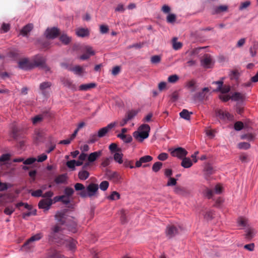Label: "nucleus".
Masks as SVG:
<instances>
[{
	"label": "nucleus",
	"instance_id": "nucleus-42",
	"mask_svg": "<svg viewBox=\"0 0 258 258\" xmlns=\"http://www.w3.org/2000/svg\"><path fill=\"white\" fill-rule=\"evenodd\" d=\"M228 9L226 6H220L216 7L215 9V12L213 14H218L221 12L226 11Z\"/></svg>",
	"mask_w": 258,
	"mask_h": 258
},
{
	"label": "nucleus",
	"instance_id": "nucleus-51",
	"mask_svg": "<svg viewBox=\"0 0 258 258\" xmlns=\"http://www.w3.org/2000/svg\"><path fill=\"white\" fill-rule=\"evenodd\" d=\"M142 163H147L153 160V157L149 155L144 156L140 159Z\"/></svg>",
	"mask_w": 258,
	"mask_h": 258
},
{
	"label": "nucleus",
	"instance_id": "nucleus-60",
	"mask_svg": "<svg viewBox=\"0 0 258 258\" xmlns=\"http://www.w3.org/2000/svg\"><path fill=\"white\" fill-rule=\"evenodd\" d=\"M177 180L173 177H169L168 181L167 183V186H173L175 185L177 182Z\"/></svg>",
	"mask_w": 258,
	"mask_h": 258
},
{
	"label": "nucleus",
	"instance_id": "nucleus-24",
	"mask_svg": "<svg viewBox=\"0 0 258 258\" xmlns=\"http://www.w3.org/2000/svg\"><path fill=\"white\" fill-rule=\"evenodd\" d=\"M63 84L64 86L69 88V89L73 90V91H76L77 88L75 84L73 83V82L69 80V79H64L62 81Z\"/></svg>",
	"mask_w": 258,
	"mask_h": 258
},
{
	"label": "nucleus",
	"instance_id": "nucleus-39",
	"mask_svg": "<svg viewBox=\"0 0 258 258\" xmlns=\"http://www.w3.org/2000/svg\"><path fill=\"white\" fill-rule=\"evenodd\" d=\"M66 240L67 241V245H68L69 248L71 250L74 249L76 247V241L75 240L71 239V238H69Z\"/></svg>",
	"mask_w": 258,
	"mask_h": 258
},
{
	"label": "nucleus",
	"instance_id": "nucleus-53",
	"mask_svg": "<svg viewBox=\"0 0 258 258\" xmlns=\"http://www.w3.org/2000/svg\"><path fill=\"white\" fill-rule=\"evenodd\" d=\"M42 193H43L42 190L39 189H37V190H36L32 192L31 195H32V196L34 197H42V195H43Z\"/></svg>",
	"mask_w": 258,
	"mask_h": 258
},
{
	"label": "nucleus",
	"instance_id": "nucleus-43",
	"mask_svg": "<svg viewBox=\"0 0 258 258\" xmlns=\"http://www.w3.org/2000/svg\"><path fill=\"white\" fill-rule=\"evenodd\" d=\"M138 113V111L136 110H131L128 111L125 117H126L129 120L133 118Z\"/></svg>",
	"mask_w": 258,
	"mask_h": 258
},
{
	"label": "nucleus",
	"instance_id": "nucleus-19",
	"mask_svg": "<svg viewBox=\"0 0 258 258\" xmlns=\"http://www.w3.org/2000/svg\"><path fill=\"white\" fill-rule=\"evenodd\" d=\"M76 34L79 37H84L89 35V31L88 29L78 28L76 30Z\"/></svg>",
	"mask_w": 258,
	"mask_h": 258
},
{
	"label": "nucleus",
	"instance_id": "nucleus-34",
	"mask_svg": "<svg viewBox=\"0 0 258 258\" xmlns=\"http://www.w3.org/2000/svg\"><path fill=\"white\" fill-rule=\"evenodd\" d=\"M89 176V173L85 170L80 171L79 172L78 176L81 180H86Z\"/></svg>",
	"mask_w": 258,
	"mask_h": 258
},
{
	"label": "nucleus",
	"instance_id": "nucleus-63",
	"mask_svg": "<svg viewBox=\"0 0 258 258\" xmlns=\"http://www.w3.org/2000/svg\"><path fill=\"white\" fill-rule=\"evenodd\" d=\"M250 4L249 1H246L243 3H242L240 6L239 7V10H243L246 8H247Z\"/></svg>",
	"mask_w": 258,
	"mask_h": 258
},
{
	"label": "nucleus",
	"instance_id": "nucleus-44",
	"mask_svg": "<svg viewBox=\"0 0 258 258\" xmlns=\"http://www.w3.org/2000/svg\"><path fill=\"white\" fill-rule=\"evenodd\" d=\"M162 166V163L160 162H156L153 164L152 166V170L153 171L157 172L160 170Z\"/></svg>",
	"mask_w": 258,
	"mask_h": 258
},
{
	"label": "nucleus",
	"instance_id": "nucleus-3",
	"mask_svg": "<svg viewBox=\"0 0 258 258\" xmlns=\"http://www.w3.org/2000/svg\"><path fill=\"white\" fill-rule=\"evenodd\" d=\"M139 130L134 133V137L136 139H139V141L142 142L149 137L150 127L148 124H143L139 127Z\"/></svg>",
	"mask_w": 258,
	"mask_h": 258
},
{
	"label": "nucleus",
	"instance_id": "nucleus-1",
	"mask_svg": "<svg viewBox=\"0 0 258 258\" xmlns=\"http://www.w3.org/2000/svg\"><path fill=\"white\" fill-rule=\"evenodd\" d=\"M68 211L67 209H64L56 213L55 218L58 223L51 228V231L48 235L49 240L58 242L60 240L63 239L64 236L62 234L63 229L61 225L67 222Z\"/></svg>",
	"mask_w": 258,
	"mask_h": 258
},
{
	"label": "nucleus",
	"instance_id": "nucleus-64",
	"mask_svg": "<svg viewBox=\"0 0 258 258\" xmlns=\"http://www.w3.org/2000/svg\"><path fill=\"white\" fill-rule=\"evenodd\" d=\"M168 155L166 153H162L158 156V159L161 161H165L168 158Z\"/></svg>",
	"mask_w": 258,
	"mask_h": 258
},
{
	"label": "nucleus",
	"instance_id": "nucleus-6",
	"mask_svg": "<svg viewBox=\"0 0 258 258\" xmlns=\"http://www.w3.org/2000/svg\"><path fill=\"white\" fill-rule=\"evenodd\" d=\"M106 175L107 178L112 180L115 183H119L121 182V177L120 174L115 171H112L109 169H106Z\"/></svg>",
	"mask_w": 258,
	"mask_h": 258
},
{
	"label": "nucleus",
	"instance_id": "nucleus-37",
	"mask_svg": "<svg viewBox=\"0 0 258 258\" xmlns=\"http://www.w3.org/2000/svg\"><path fill=\"white\" fill-rule=\"evenodd\" d=\"M69 70L73 72L75 74L80 75L83 73V69L79 66H76L72 68L68 69Z\"/></svg>",
	"mask_w": 258,
	"mask_h": 258
},
{
	"label": "nucleus",
	"instance_id": "nucleus-16",
	"mask_svg": "<svg viewBox=\"0 0 258 258\" xmlns=\"http://www.w3.org/2000/svg\"><path fill=\"white\" fill-rule=\"evenodd\" d=\"M85 53L80 56V58L82 60H86L88 59L90 56L93 55L95 54L92 47L89 46H87L85 48Z\"/></svg>",
	"mask_w": 258,
	"mask_h": 258
},
{
	"label": "nucleus",
	"instance_id": "nucleus-21",
	"mask_svg": "<svg viewBox=\"0 0 258 258\" xmlns=\"http://www.w3.org/2000/svg\"><path fill=\"white\" fill-rule=\"evenodd\" d=\"M35 140L36 143L43 142L44 138V133L42 131H36Z\"/></svg>",
	"mask_w": 258,
	"mask_h": 258
},
{
	"label": "nucleus",
	"instance_id": "nucleus-45",
	"mask_svg": "<svg viewBox=\"0 0 258 258\" xmlns=\"http://www.w3.org/2000/svg\"><path fill=\"white\" fill-rule=\"evenodd\" d=\"M120 198V195L117 191H114L109 196L108 199L111 200H118Z\"/></svg>",
	"mask_w": 258,
	"mask_h": 258
},
{
	"label": "nucleus",
	"instance_id": "nucleus-28",
	"mask_svg": "<svg viewBox=\"0 0 258 258\" xmlns=\"http://www.w3.org/2000/svg\"><path fill=\"white\" fill-rule=\"evenodd\" d=\"M74 190L73 188L70 187H66L64 190V195L63 196H66V198H67L69 200H70V198L74 194Z\"/></svg>",
	"mask_w": 258,
	"mask_h": 258
},
{
	"label": "nucleus",
	"instance_id": "nucleus-55",
	"mask_svg": "<svg viewBox=\"0 0 258 258\" xmlns=\"http://www.w3.org/2000/svg\"><path fill=\"white\" fill-rule=\"evenodd\" d=\"M123 166L125 167H130V168H133L134 167L133 165V161L128 160L127 159H124L123 162Z\"/></svg>",
	"mask_w": 258,
	"mask_h": 258
},
{
	"label": "nucleus",
	"instance_id": "nucleus-26",
	"mask_svg": "<svg viewBox=\"0 0 258 258\" xmlns=\"http://www.w3.org/2000/svg\"><path fill=\"white\" fill-rule=\"evenodd\" d=\"M182 162L181 163V165L185 168H189L192 165V163L191 160L189 158L184 157L182 159Z\"/></svg>",
	"mask_w": 258,
	"mask_h": 258
},
{
	"label": "nucleus",
	"instance_id": "nucleus-5",
	"mask_svg": "<svg viewBox=\"0 0 258 258\" xmlns=\"http://www.w3.org/2000/svg\"><path fill=\"white\" fill-rule=\"evenodd\" d=\"M42 237L41 233L36 234L31 236L27 241L23 244V248L25 249L30 250L34 246L33 242L35 241L40 240Z\"/></svg>",
	"mask_w": 258,
	"mask_h": 258
},
{
	"label": "nucleus",
	"instance_id": "nucleus-8",
	"mask_svg": "<svg viewBox=\"0 0 258 258\" xmlns=\"http://www.w3.org/2000/svg\"><path fill=\"white\" fill-rule=\"evenodd\" d=\"M116 122H111L108 124L106 126L102 127L101 129H100L98 131L97 134L99 138L104 137L110 130H111L116 125Z\"/></svg>",
	"mask_w": 258,
	"mask_h": 258
},
{
	"label": "nucleus",
	"instance_id": "nucleus-33",
	"mask_svg": "<svg viewBox=\"0 0 258 258\" xmlns=\"http://www.w3.org/2000/svg\"><path fill=\"white\" fill-rule=\"evenodd\" d=\"M172 47L174 50H178L182 47V43L180 42L177 41V38L174 37L172 40Z\"/></svg>",
	"mask_w": 258,
	"mask_h": 258
},
{
	"label": "nucleus",
	"instance_id": "nucleus-54",
	"mask_svg": "<svg viewBox=\"0 0 258 258\" xmlns=\"http://www.w3.org/2000/svg\"><path fill=\"white\" fill-rule=\"evenodd\" d=\"M161 61V57L159 55H154L151 58V61L152 63H158Z\"/></svg>",
	"mask_w": 258,
	"mask_h": 258
},
{
	"label": "nucleus",
	"instance_id": "nucleus-62",
	"mask_svg": "<svg viewBox=\"0 0 258 258\" xmlns=\"http://www.w3.org/2000/svg\"><path fill=\"white\" fill-rule=\"evenodd\" d=\"M213 217V213L212 211H208L206 212L204 215V218L207 220H211Z\"/></svg>",
	"mask_w": 258,
	"mask_h": 258
},
{
	"label": "nucleus",
	"instance_id": "nucleus-17",
	"mask_svg": "<svg viewBox=\"0 0 258 258\" xmlns=\"http://www.w3.org/2000/svg\"><path fill=\"white\" fill-rule=\"evenodd\" d=\"M212 63V59L211 57L208 55L206 54L204 56L203 58L201 59V64L204 68H209Z\"/></svg>",
	"mask_w": 258,
	"mask_h": 258
},
{
	"label": "nucleus",
	"instance_id": "nucleus-31",
	"mask_svg": "<svg viewBox=\"0 0 258 258\" xmlns=\"http://www.w3.org/2000/svg\"><path fill=\"white\" fill-rule=\"evenodd\" d=\"M123 154L119 153V152L115 153L114 155V160L119 164L123 163V160H122Z\"/></svg>",
	"mask_w": 258,
	"mask_h": 258
},
{
	"label": "nucleus",
	"instance_id": "nucleus-57",
	"mask_svg": "<svg viewBox=\"0 0 258 258\" xmlns=\"http://www.w3.org/2000/svg\"><path fill=\"white\" fill-rule=\"evenodd\" d=\"M179 94L177 91L173 92L170 96V99L172 101L175 102L178 99Z\"/></svg>",
	"mask_w": 258,
	"mask_h": 258
},
{
	"label": "nucleus",
	"instance_id": "nucleus-36",
	"mask_svg": "<svg viewBox=\"0 0 258 258\" xmlns=\"http://www.w3.org/2000/svg\"><path fill=\"white\" fill-rule=\"evenodd\" d=\"M60 40L64 44H68L71 41V38L66 34L61 35L59 37Z\"/></svg>",
	"mask_w": 258,
	"mask_h": 258
},
{
	"label": "nucleus",
	"instance_id": "nucleus-14",
	"mask_svg": "<svg viewBox=\"0 0 258 258\" xmlns=\"http://www.w3.org/2000/svg\"><path fill=\"white\" fill-rule=\"evenodd\" d=\"M216 114L219 118L223 120H232L234 118L233 115L230 114L228 112L223 111L221 110H218Z\"/></svg>",
	"mask_w": 258,
	"mask_h": 258
},
{
	"label": "nucleus",
	"instance_id": "nucleus-41",
	"mask_svg": "<svg viewBox=\"0 0 258 258\" xmlns=\"http://www.w3.org/2000/svg\"><path fill=\"white\" fill-rule=\"evenodd\" d=\"M179 79V78L177 75H172L169 76L168 78V82L170 83H175L177 82Z\"/></svg>",
	"mask_w": 258,
	"mask_h": 258
},
{
	"label": "nucleus",
	"instance_id": "nucleus-58",
	"mask_svg": "<svg viewBox=\"0 0 258 258\" xmlns=\"http://www.w3.org/2000/svg\"><path fill=\"white\" fill-rule=\"evenodd\" d=\"M249 147L250 144L246 142H242L238 144V148L239 149H247Z\"/></svg>",
	"mask_w": 258,
	"mask_h": 258
},
{
	"label": "nucleus",
	"instance_id": "nucleus-15",
	"mask_svg": "<svg viewBox=\"0 0 258 258\" xmlns=\"http://www.w3.org/2000/svg\"><path fill=\"white\" fill-rule=\"evenodd\" d=\"M52 83L50 82H44L40 84L39 89L42 95L45 96L47 95V91L50 89Z\"/></svg>",
	"mask_w": 258,
	"mask_h": 258
},
{
	"label": "nucleus",
	"instance_id": "nucleus-2",
	"mask_svg": "<svg viewBox=\"0 0 258 258\" xmlns=\"http://www.w3.org/2000/svg\"><path fill=\"white\" fill-rule=\"evenodd\" d=\"M74 187L76 191H80L79 195L83 198L95 196L99 188L98 185L93 183L89 184L86 188L82 183H76Z\"/></svg>",
	"mask_w": 258,
	"mask_h": 258
},
{
	"label": "nucleus",
	"instance_id": "nucleus-61",
	"mask_svg": "<svg viewBox=\"0 0 258 258\" xmlns=\"http://www.w3.org/2000/svg\"><path fill=\"white\" fill-rule=\"evenodd\" d=\"M36 161V159L35 158H29L26 160H24L23 163L25 165H30L33 164Z\"/></svg>",
	"mask_w": 258,
	"mask_h": 258
},
{
	"label": "nucleus",
	"instance_id": "nucleus-38",
	"mask_svg": "<svg viewBox=\"0 0 258 258\" xmlns=\"http://www.w3.org/2000/svg\"><path fill=\"white\" fill-rule=\"evenodd\" d=\"M237 223L239 226L246 227L247 226V219L245 218L240 217L237 219Z\"/></svg>",
	"mask_w": 258,
	"mask_h": 258
},
{
	"label": "nucleus",
	"instance_id": "nucleus-7",
	"mask_svg": "<svg viewBox=\"0 0 258 258\" xmlns=\"http://www.w3.org/2000/svg\"><path fill=\"white\" fill-rule=\"evenodd\" d=\"M171 154L173 157H177L179 159H182L186 157L187 152L181 147H178L171 152Z\"/></svg>",
	"mask_w": 258,
	"mask_h": 258
},
{
	"label": "nucleus",
	"instance_id": "nucleus-59",
	"mask_svg": "<svg viewBox=\"0 0 258 258\" xmlns=\"http://www.w3.org/2000/svg\"><path fill=\"white\" fill-rule=\"evenodd\" d=\"M109 28L107 25H102L100 26V32L102 34H105L108 32Z\"/></svg>",
	"mask_w": 258,
	"mask_h": 258
},
{
	"label": "nucleus",
	"instance_id": "nucleus-40",
	"mask_svg": "<svg viewBox=\"0 0 258 258\" xmlns=\"http://www.w3.org/2000/svg\"><path fill=\"white\" fill-rule=\"evenodd\" d=\"M15 210V209L13 206H8L5 208L4 213L7 215H11Z\"/></svg>",
	"mask_w": 258,
	"mask_h": 258
},
{
	"label": "nucleus",
	"instance_id": "nucleus-10",
	"mask_svg": "<svg viewBox=\"0 0 258 258\" xmlns=\"http://www.w3.org/2000/svg\"><path fill=\"white\" fill-rule=\"evenodd\" d=\"M59 34V30L55 27L47 29L45 33L46 38L48 39H54L57 37Z\"/></svg>",
	"mask_w": 258,
	"mask_h": 258
},
{
	"label": "nucleus",
	"instance_id": "nucleus-18",
	"mask_svg": "<svg viewBox=\"0 0 258 258\" xmlns=\"http://www.w3.org/2000/svg\"><path fill=\"white\" fill-rule=\"evenodd\" d=\"M102 154V151L99 150L96 152H94L90 154L88 157V161L89 162H93L96 160V159L101 156Z\"/></svg>",
	"mask_w": 258,
	"mask_h": 258
},
{
	"label": "nucleus",
	"instance_id": "nucleus-48",
	"mask_svg": "<svg viewBox=\"0 0 258 258\" xmlns=\"http://www.w3.org/2000/svg\"><path fill=\"white\" fill-rule=\"evenodd\" d=\"M176 15L173 14H169L167 17V22L169 23H173L176 20Z\"/></svg>",
	"mask_w": 258,
	"mask_h": 258
},
{
	"label": "nucleus",
	"instance_id": "nucleus-47",
	"mask_svg": "<svg viewBox=\"0 0 258 258\" xmlns=\"http://www.w3.org/2000/svg\"><path fill=\"white\" fill-rule=\"evenodd\" d=\"M109 182L106 180L102 181L99 185L100 188L103 191L107 190Z\"/></svg>",
	"mask_w": 258,
	"mask_h": 258
},
{
	"label": "nucleus",
	"instance_id": "nucleus-27",
	"mask_svg": "<svg viewBox=\"0 0 258 258\" xmlns=\"http://www.w3.org/2000/svg\"><path fill=\"white\" fill-rule=\"evenodd\" d=\"M53 200L54 201V202H61L66 205H68L70 203V200H69L67 198H66V196H63L62 195L55 197Z\"/></svg>",
	"mask_w": 258,
	"mask_h": 258
},
{
	"label": "nucleus",
	"instance_id": "nucleus-32",
	"mask_svg": "<svg viewBox=\"0 0 258 258\" xmlns=\"http://www.w3.org/2000/svg\"><path fill=\"white\" fill-rule=\"evenodd\" d=\"M246 232L245 238L247 239H251L254 237L255 234V230L251 227L248 228L246 230Z\"/></svg>",
	"mask_w": 258,
	"mask_h": 258
},
{
	"label": "nucleus",
	"instance_id": "nucleus-46",
	"mask_svg": "<svg viewBox=\"0 0 258 258\" xmlns=\"http://www.w3.org/2000/svg\"><path fill=\"white\" fill-rule=\"evenodd\" d=\"M12 186L10 183L1 182L0 181V191H4L7 190L9 187Z\"/></svg>",
	"mask_w": 258,
	"mask_h": 258
},
{
	"label": "nucleus",
	"instance_id": "nucleus-35",
	"mask_svg": "<svg viewBox=\"0 0 258 258\" xmlns=\"http://www.w3.org/2000/svg\"><path fill=\"white\" fill-rule=\"evenodd\" d=\"M99 137L96 134H90L87 141L88 144H93L98 140Z\"/></svg>",
	"mask_w": 258,
	"mask_h": 258
},
{
	"label": "nucleus",
	"instance_id": "nucleus-12",
	"mask_svg": "<svg viewBox=\"0 0 258 258\" xmlns=\"http://www.w3.org/2000/svg\"><path fill=\"white\" fill-rule=\"evenodd\" d=\"M178 233V228L174 225H168L166 227V234L167 236L171 238Z\"/></svg>",
	"mask_w": 258,
	"mask_h": 258
},
{
	"label": "nucleus",
	"instance_id": "nucleus-30",
	"mask_svg": "<svg viewBox=\"0 0 258 258\" xmlns=\"http://www.w3.org/2000/svg\"><path fill=\"white\" fill-rule=\"evenodd\" d=\"M244 98V95L239 92H235L231 96V99L234 101L243 100Z\"/></svg>",
	"mask_w": 258,
	"mask_h": 258
},
{
	"label": "nucleus",
	"instance_id": "nucleus-52",
	"mask_svg": "<svg viewBox=\"0 0 258 258\" xmlns=\"http://www.w3.org/2000/svg\"><path fill=\"white\" fill-rule=\"evenodd\" d=\"M111 160V157L105 158L101 163V166L104 167L108 166L110 164Z\"/></svg>",
	"mask_w": 258,
	"mask_h": 258
},
{
	"label": "nucleus",
	"instance_id": "nucleus-23",
	"mask_svg": "<svg viewBox=\"0 0 258 258\" xmlns=\"http://www.w3.org/2000/svg\"><path fill=\"white\" fill-rule=\"evenodd\" d=\"M196 82L195 80H191L186 84V87L191 92H194L197 90V86L196 85Z\"/></svg>",
	"mask_w": 258,
	"mask_h": 258
},
{
	"label": "nucleus",
	"instance_id": "nucleus-56",
	"mask_svg": "<svg viewBox=\"0 0 258 258\" xmlns=\"http://www.w3.org/2000/svg\"><path fill=\"white\" fill-rule=\"evenodd\" d=\"M243 127V123L241 121H237L234 124V129L236 131H240Z\"/></svg>",
	"mask_w": 258,
	"mask_h": 258
},
{
	"label": "nucleus",
	"instance_id": "nucleus-50",
	"mask_svg": "<svg viewBox=\"0 0 258 258\" xmlns=\"http://www.w3.org/2000/svg\"><path fill=\"white\" fill-rule=\"evenodd\" d=\"M174 191L176 194L182 195L184 193L185 189L183 187L181 186H177L174 188Z\"/></svg>",
	"mask_w": 258,
	"mask_h": 258
},
{
	"label": "nucleus",
	"instance_id": "nucleus-11",
	"mask_svg": "<svg viewBox=\"0 0 258 258\" xmlns=\"http://www.w3.org/2000/svg\"><path fill=\"white\" fill-rule=\"evenodd\" d=\"M52 203L53 202L52 199H44L40 201L38 206L39 209H42L47 211L49 209Z\"/></svg>",
	"mask_w": 258,
	"mask_h": 258
},
{
	"label": "nucleus",
	"instance_id": "nucleus-22",
	"mask_svg": "<svg viewBox=\"0 0 258 258\" xmlns=\"http://www.w3.org/2000/svg\"><path fill=\"white\" fill-rule=\"evenodd\" d=\"M33 28V25L32 24H28L21 29V34L23 36H26L32 30Z\"/></svg>",
	"mask_w": 258,
	"mask_h": 258
},
{
	"label": "nucleus",
	"instance_id": "nucleus-29",
	"mask_svg": "<svg viewBox=\"0 0 258 258\" xmlns=\"http://www.w3.org/2000/svg\"><path fill=\"white\" fill-rule=\"evenodd\" d=\"M67 180V176L66 174H60L57 176L54 179V181L57 184L63 183Z\"/></svg>",
	"mask_w": 258,
	"mask_h": 258
},
{
	"label": "nucleus",
	"instance_id": "nucleus-4",
	"mask_svg": "<svg viewBox=\"0 0 258 258\" xmlns=\"http://www.w3.org/2000/svg\"><path fill=\"white\" fill-rule=\"evenodd\" d=\"M33 68L41 67L46 71H49V68L46 66L45 58L41 55L37 54L34 56L31 60Z\"/></svg>",
	"mask_w": 258,
	"mask_h": 258
},
{
	"label": "nucleus",
	"instance_id": "nucleus-49",
	"mask_svg": "<svg viewBox=\"0 0 258 258\" xmlns=\"http://www.w3.org/2000/svg\"><path fill=\"white\" fill-rule=\"evenodd\" d=\"M109 149L112 153L115 151L119 152L121 151V149L118 148L117 145L115 143L111 144L109 146Z\"/></svg>",
	"mask_w": 258,
	"mask_h": 258
},
{
	"label": "nucleus",
	"instance_id": "nucleus-25",
	"mask_svg": "<svg viewBox=\"0 0 258 258\" xmlns=\"http://www.w3.org/2000/svg\"><path fill=\"white\" fill-rule=\"evenodd\" d=\"M192 112H189L187 109H183L180 113L179 116L181 118H182L185 120H189L190 119V114H192Z\"/></svg>",
	"mask_w": 258,
	"mask_h": 258
},
{
	"label": "nucleus",
	"instance_id": "nucleus-20",
	"mask_svg": "<svg viewBox=\"0 0 258 258\" xmlns=\"http://www.w3.org/2000/svg\"><path fill=\"white\" fill-rule=\"evenodd\" d=\"M96 87V84L95 83H91L89 84H85L81 85L79 86L80 91H87L91 89L94 88Z\"/></svg>",
	"mask_w": 258,
	"mask_h": 258
},
{
	"label": "nucleus",
	"instance_id": "nucleus-13",
	"mask_svg": "<svg viewBox=\"0 0 258 258\" xmlns=\"http://www.w3.org/2000/svg\"><path fill=\"white\" fill-rule=\"evenodd\" d=\"M19 67L23 70H28L33 68L32 61L27 58L22 59L19 61Z\"/></svg>",
	"mask_w": 258,
	"mask_h": 258
},
{
	"label": "nucleus",
	"instance_id": "nucleus-9",
	"mask_svg": "<svg viewBox=\"0 0 258 258\" xmlns=\"http://www.w3.org/2000/svg\"><path fill=\"white\" fill-rule=\"evenodd\" d=\"M213 84H215L218 85V87L215 90L217 92H220L222 93H226L230 91V87L228 85H224L223 86V81H218L216 82H213Z\"/></svg>",
	"mask_w": 258,
	"mask_h": 258
}]
</instances>
